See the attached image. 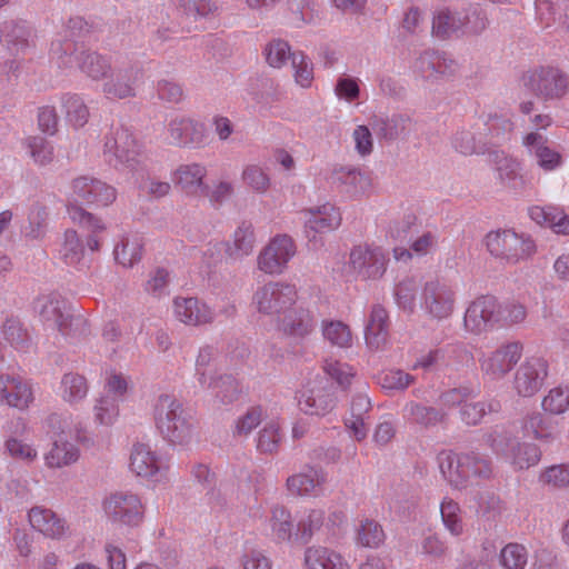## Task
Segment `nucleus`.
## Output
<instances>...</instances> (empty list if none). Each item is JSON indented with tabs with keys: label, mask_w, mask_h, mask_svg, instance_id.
Returning a JSON list of instances; mask_svg holds the SVG:
<instances>
[{
	"label": "nucleus",
	"mask_w": 569,
	"mask_h": 569,
	"mask_svg": "<svg viewBox=\"0 0 569 569\" xmlns=\"http://www.w3.org/2000/svg\"><path fill=\"white\" fill-rule=\"evenodd\" d=\"M168 134L171 142L180 147L200 144L206 138V127L188 117H174L168 123Z\"/></svg>",
	"instance_id": "6ab92c4d"
},
{
	"label": "nucleus",
	"mask_w": 569,
	"mask_h": 569,
	"mask_svg": "<svg viewBox=\"0 0 569 569\" xmlns=\"http://www.w3.org/2000/svg\"><path fill=\"white\" fill-rule=\"evenodd\" d=\"M278 327L287 336L305 338L312 332L315 318L308 309L295 305L278 318Z\"/></svg>",
	"instance_id": "aec40b11"
},
{
	"label": "nucleus",
	"mask_w": 569,
	"mask_h": 569,
	"mask_svg": "<svg viewBox=\"0 0 569 569\" xmlns=\"http://www.w3.org/2000/svg\"><path fill=\"white\" fill-rule=\"evenodd\" d=\"M409 417L415 423L423 427L436 426L445 418V413L433 407H427L420 403L410 402L406 406Z\"/></svg>",
	"instance_id": "3c124183"
},
{
	"label": "nucleus",
	"mask_w": 569,
	"mask_h": 569,
	"mask_svg": "<svg viewBox=\"0 0 569 569\" xmlns=\"http://www.w3.org/2000/svg\"><path fill=\"white\" fill-rule=\"evenodd\" d=\"M296 251H260L257 262L259 270L268 274L281 273Z\"/></svg>",
	"instance_id": "a18cd8bd"
},
{
	"label": "nucleus",
	"mask_w": 569,
	"mask_h": 569,
	"mask_svg": "<svg viewBox=\"0 0 569 569\" xmlns=\"http://www.w3.org/2000/svg\"><path fill=\"white\" fill-rule=\"evenodd\" d=\"M323 521L325 511L320 509L310 510L307 517L302 518L296 526V540L302 543H308L312 537L321 530Z\"/></svg>",
	"instance_id": "c03bdc74"
},
{
	"label": "nucleus",
	"mask_w": 569,
	"mask_h": 569,
	"mask_svg": "<svg viewBox=\"0 0 569 569\" xmlns=\"http://www.w3.org/2000/svg\"><path fill=\"white\" fill-rule=\"evenodd\" d=\"M437 459L443 478L458 490L477 486L490 479L493 472L491 459L476 450L461 453L441 451Z\"/></svg>",
	"instance_id": "7ed1b4c3"
},
{
	"label": "nucleus",
	"mask_w": 569,
	"mask_h": 569,
	"mask_svg": "<svg viewBox=\"0 0 569 569\" xmlns=\"http://www.w3.org/2000/svg\"><path fill=\"white\" fill-rule=\"evenodd\" d=\"M48 219V208L39 202L33 203L27 214V224L21 228L22 236L31 240L41 239L46 234Z\"/></svg>",
	"instance_id": "2f4dec72"
},
{
	"label": "nucleus",
	"mask_w": 569,
	"mask_h": 569,
	"mask_svg": "<svg viewBox=\"0 0 569 569\" xmlns=\"http://www.w3.org/2000/svg\"><path fill=\"white\" fill-rule=\"evenodd\" d=\"M542 408L552 415L563 413L569 408V388H553L542 399Z\"/></svg>",
	"instance_id": "680f3d73"
},
{
	"label": "nucleus",
	"mask_w": 569,
	"mask_h": 569,
	"mask_svg": "<svg viewBox=\"0 0 569 569\" xmlns=\"http://www.w3.org/2000/svg\"><path fill=\"white\" fill-rule=\"evenodd\" d=\"M521 81L528 91L543 101H558L569 93V72L555 64L532 68Z\"/></svg>",
	"instance_id": "39448f33"
},
{
	"label": "nucleus",
	"mask_w": 569,
	"mask_h": 569,
	"mask_svg": "<svg viewBox=\"0 0 569 569\" xmlns=\"http://www.w3.org/2000/svg\"><path fill=\"white\" fill-rule=\"evenodd\" d=\"M32 399L31 388L27 383L11 377L4 402L10 407L23 410L29 407Z\"/></svg>",
	"instance_id": "603ef678"
},
{
	"label": "nucleus",
	"mask_w": 569,
	"mask_h": 569,
	"mask_svg": "<svg viewBox=\"0 0 569 569\" xmlns=\"http://www.w3.org/2000/svg\"><path fill=\"white\" fill-rule=\"evenodd\" d=\"M341 221V212L333 204L327 202L312 207L306 211L305 234L313 246H317L318 236L336 230Z\"/></svg>",
	"instance_id": "4468645a"
},
{
	"label": "nucleus",
	"mask_w": 569,
	"mask_h": 569,
	"mask_svg": "<svg viewBox=\"0 0 569 569\" xmlns=\"http://www.w3.org/2000/svg\"><path fill=\"white\" fill-rule=\"evenodd\" d=\"M462 16L460 10L440 8L433 17L432 30L438 37H449L461 31Z\"/></svg>",
	"instance_id": "e433bc0d"
},
{
	"label": "nucleus",
	"mask_w": 569,
	"mask_h": 569,
	"mask_svg": "<svg viewBox=\"0 0 569 569\" xmlns=\"http://www.w3.org/2000/svg\"><path fill=\"white\" fill-rule=\"evenodd\" d=\"M66 196L69 218L92 233L87 239V249H98L101 244L98 233L104 230V224L101 219L84 210L83 206H110L117 199L116 188L94 177L80 176L71 180Z\"/></svg>",
	"instance_id": "f257e3e1"
},
{
	"label": "nucleus",
	"mask_w": 569,
	"mask_h": 569,
	"mask_svg": "<svg viewBox=\"0 0 569 569\" xmlns=\"http://www.w3.org/2000/svg\"><path fill=\"white\" fill-rule=\"evenodd\" d=\"M323 337L333 346L347 348L351 346L352 336L349 327L341 321H330L325 323Z\"/></svg>",
	"instance_id": "6e6d98bb"
},
{
	"label": "nucleus",
	"mask_w": 569,
	"mask_h": 569,
	"mask_svg": "<svg viewBox=\"0 0 569 569\" xmlns=\"http://www.w3.org/2000/svg\"><path fill=\"white\" fill-rule=\"evenodd\" d=\"M241 181L256 194H266L271 187L268 168L258 163H248L242 168Z\"/></svg>",
	"instance_id": "473e14b6"
},
{
	"label": "nucleus",
	"mask_w": 569,
	"mask_h": 569,
	"mask_svg": "<svg viewBox=\"0 0 569 569\" xmlns=\"http://www.w3.org/2000/svg\"><path fill=\"white\" fill-rule=\"evenodd\" d=\"M333 91L339 100L351 103L360 97V80L349 76H341L337 79Z\"/></svg>",
	"instance_id": "e2e57ef3"
},
{
	"label": "nucleus",
	"mask_w": 569,
	"mask_h": 569,
	"mask_svg": "<svg viewBox=\"0 0 569 569\" xmlns=\"http://www.w3.org/2000/svg\"><path fill=\"white\" fill-rule=\"evenodd\" d=\"M49 54L51 62L62 73H69L78 68L89 79L104 81L112 71L111 60L108 57L87 50L69 37L68 30L52 40Z\"/></svg>",
	"instance_id": "f03ea898"
},
{
	"label": "nucleus",
	"mask_w": 569,
	"mask_h": 569,
	"mask_svg": "<svg viewBox=\"0 0 569 569\" xmlns=\"http://www.w3.org/2000/svg\"><path fill=\"white\" fill-rule=\"evenodd\" d=\"M521 353L522 345L520 342H509L480 359V369L491 379H500L520 360Z\"/></svg>",
	"instance_id": "f3484780"
},
{
	"label": "nucleus",
	"mask_w": 569,
	"mask_h": 569,
	"mask_svg": "<svg viewBox=\"0 0 569 569\" xmlns=\"http://www.w3.org/2000/svg\"><path fill=\"white\" fill-rule=\"evenodd\" d=\"M548 376V362L542 357L527 358L516 370L513 389L521 397L536 395Z\"/></svg>",
	"instance_id": "f8f14e48"
},
{
	"label": "nucleus",
	"mask_w": 569,
	"mask_h": 569,
	"mask_svg": "<svg viewBox=\"0 0 569 569\" xmlns=\"http://www.w3.org/2000/svg\"><path fill=\"white\" fill-rule=\"evenodd\" d=\"M298 299L295 286L284 282H268L257 289L253 302L259 312L279 318Z\"/></svg>",
	"instance_id": "1a4fd4ad"
},
{
	"label": "nucleus",
	"mask_w": 569,
	"mask_h": 569,
	"mask_svg": "<svg viewBox=\"0 0 569 569\" xmlns=\"http://www.w3.org/2000/svg\"><path fill=\"white\" fill-rule=\"evenodd\" d=\"M271 529L279 541H289L293 536L295 523L290 512L281 506L272 508Z\"/></svg>",
	"instance_id": "de8ad7c7"
},
{
	"label": "nucleus",
	"mask_w": 569,
	"mask_h": 569,
	"mask_svg": "<svg viewBox=\"0 0 569 569\" xmlns=\"http://www.w3.org/2000/svg\"><path fill=\"white\" fill-rule=\"evenodd\" d=\"M527 317V309L523 305L511 301L505 305L499 303V323L511 326L522 322Z\"/></svg>",
	"instance_id": "338daca9"
},
{
	"label": "nucleus",
	"mask_w": 569,
	"mask_h": 569,
	"mask_svg": "<svg viewBox=\"0 0 569 569\" xmlns=\"http://www.w3.org/2000/svg\"><path fill=\"white\" fill-rule=\"evenodd\" d=\"M292 76L296 84L310 88L313 82V63L302 51H295L291 56Z\"/></svg>",
	"instance_id": "49530a36"
},
{
	"label": "nucleus",
	"mask_w": 569,
	"mask_h": 569,
	"mask_svg": "<svg viewBox=\"0 0 569 569\" xmlns=\"http://www.w3.org/2000/svg\"><path fill=\"white\" fill-rule=\"evenodd\" d=\"M441 519L445 527L453 536H459L463 531V523L460 517V507L453 500H443L440 506Z\"/></svg>",
	"instance_id": "4d7b16f0"
},
{
	"label": "nucleus",
	"mask_w": 569,
	"mask_h": 569,
	"mask_svg": "<svg viewBox=\"0 0 569 569\" xmlns=\"http://www.w3.org/2000/svg\"><path fill=\"white\" fill-rule=\"evenodd\" d=\"M522 146L542 171L551 172L562 166L561 153L550 146L547 136L540 131H530L523 134Z\"/></svg>",
	"instance_id": "dca6fc26"
},
{
	"label": "nucleus",
	"mask_w": 569,
	"mask_h": 569,
	"mask_svg": "<svg viewBox=\"0 0 569 569\" xmlns=\"http://www.w3.org/2000/svg\"><path fill=\"white\" fill-rule=\"evenodd\" d=\"M67 122L73 128L83 127L90 117L83 98L77 93H67L61 98Z\"/></svg>",
	"instance_id": "c9c22d12"
},
{
	"label": "nucleus",
	"mask_w": 569,
	"mask_h": 569,
	"mask_svg": "<svg viewBox=\"0 0 569 569\" xmlns=\"http://www.w3.org/2000/svg\"><path fill=\"white\" fill-rule=\"evenodd\" d=\"M327 481V475L321 468L308 466L305 471L293 475L287 479L288 490L292 493L318 495Z\"/></svg>",
	"instance_id": "bb28decb"
},
{
	"label": "nucleus",
	"mask_w": 569,
	"mask_h": 569,
	"mask_svg": "<svg viewBox=\"0 0 569 569\" xmlns=\"http://www.w3.org/2000/svg\"><path fill=\"white\" fill-rule=\"evenodd\" d=\"M3 339L17 350H27L31 343V337L20 319L10 317L2 323Z\"/></svg>",
	"instance_id": "ea45409f"
},
{
	"label": "nucleus",
	"mask_w": 569,
	"mask_h": 569,
	"mask_svg": "<svg viewBox=\"0 0 569 569\" xmlns=\"http://www.w3.org/2000/svg\"><path fill=\"white\" fill-rule=\"evenodd\" d=\"M385 540L382 526L373 519L361 520L356 529V543L360 547L377 549Z\"/></svg>",
	"instance_id": "4c0bfd02"
},
{
	"label": "nucleus",
	"mask_w": 569,
	"mask_h": 569,
	"mask_svg": "<svg viewBox=\"0 0 569 569\" xmlns=\"http://www.w3.org/2000/svg\"><path fill=\"white\" fill-rule=\"evenodd\" d=\"M452 148L463 154L471 156L483 153L486 151V142L482 132L471 129L458 130L451 139Z\"/></svg>",
	"instance_id": "7c9ffc66"
},
{
	"label": "nucleus",
	"mask_w": 569,
	"mask_h": 569,
	"mask_svg": "<svg viewBox=\"0 0 569 569\" xmlns=\"http://www.w3.org/2000/svg\"><path fill=\"white\" fill-rule=\"evenodd\" d=\"M415 381V377L398 369L387 370L378 376V383L386 390H405Z\"/></svg>",
	"instance_id": "bf43d9fd"
},
{
	"label": "nucleus",
	"mask_w": 569,
	"mask_h": 569,
	"mask_svg": "<svg viewBox=\"0 0 569 569\" xmlns=\"http://www.w3.org/2000/svg\"><path fill=\"white\" fill-rule=\"evenodd\" d=\"M31 28L24 20H8L0 27V41L17 54L31 46Z\"/></svg>",
	"instance_id": "b1692460"
},
{
	"label": "nucleus",
	"mask_w": 569,
	"mask_h": 569,
	"mask_svg": "<svg viewBox=\"0 0 569 569\" xmlns=\"http://www.w3.org/2000/svg\"><path fill=\"white\" fill-rule=\"evenodd\" d=\"M154 421L164 439L172 443H188L193 435V418L171 395H160L154 405Z\"/></svg>",
	"instance_id": "20e7f679"
},
{
	"label": "nucleus",
	"mask_w": 569,
	"mask_h": 569,
	"mask_svg": "<svg viewBox=\"0 0 569 569\" xmlns=\"http://www.w3.org/2000/svg\"><path fill=\"white\" fill-rule=\"evenodd\" d=\"M62 397L66 401L76 402L83 399L88 392V383L83 376L69 372L61 380Z\"/></svg>",
	"instance_id": "8fccbe9b"
},
{
	"label": "nucleus",
	"mask_w": 569,
	"mask_h": 569,
	"mask_svg": "<svg viewBox=\"0 0 569 569\" xmlns=\"http://www.w3.org/2000/svg\"><path fill=\"white\" fill-rule=\"evenodd\" d=\"M27 148L33 161L39 166H46L53 159V147L43 137H29L26 140Z\"/></svg>",
	"instance_id": "5fc2aeb1"
},
{
	"label": "nucleus",
	"mask_w": 569,
	"mask_h": 569,
	"mask_svg": "<svg viewBox=\"0 0 569 569\" xmlns=\"http://www.w3.org/2000/svg\"><path fill=\"white\" fill-rule=\"evenodd\" d=\"M303 561L307 569H349L339 553L320 546L308 547Z\"/></svg>",
	"instance_id": "cd10ccee"
},
{
	"label": "nucleus",
	"mask_w": 569,
	"mask_h": 569,
	"mask_svg": "<svg viewBox=\"0 0 569 569\" xmlns=\"http://www.w3.org/2000/svg\"><path fill=\"white\" fill-rule=\"evenodd\" d=\"M139 190L148 198L159 200L170 193L171 184L169 181L149 176L141 180Z\"/></svg>",
	"instance_id": "69168bd1"
},
{
	"label": "nucleus",
	"mask_w": 569,
	"mask_h": 569,
	"mask_svg": "<svg viewBox=\"0 0 569 569\" xmlns=\"http://www.w3.org/2000/svg\"><path fill=\"white\" fill-rule=\"evenodd\" d=\"M528 557V550L523 545L509 542L500 550L499 565L502 569H526Z\"/></svg>",
	"instance_id": "37998d69"
},
{
	"label": "nucleus",
	"mask_w": 569,
	"mask_h": 569,
	"mask_svg": "<svg viewBox=\"0 0 569 569\" xmlns=\"http://www.w3.org/2000/svg\"><path fill=\"white\" fill-rule=\"evenodd\" d=\"M387 261L383 251H350L346 269L363 279H378L385 273Z\"/></svg>",
	"instance_id": "a211bd4d"
},
{
	"label": "nucleus",
	"mask_w": 569,
	"mask_h": 569,
	"mask_svg": "<svg viewBox=\"0 0 569 569\" xmlns=\"http://www.w3.org/2000/svg\"><path fill=\"white\" fill-rule=\"evenodd\" d=\"M456 62L448 59L443 53L423 52L415 63V70L423 79L436 80L440 77L450 76L456 70Z\"/></svg>",
	"instance_id": "412c9836"
},
{
	"label": "nucleus",
	"mask_w": 569,
	"mask_h": 569,
	"mask_svg": "<svg viewBox=\"0 0 569 569\" xmlns=\"http://www.w3.org/2000/svg\"><path fill=\"white\" fill-rule=\"evenodd\" d=\"M298 406L307 415L325 416L336 406V399L327 388L315 387L300 392Z\"/></svg>",
	"instance_id": "5701e85b"
},
{
	"label": "nucleus",
	"mask_w": 569,
	"mask_h": 569,
	"mask_svg": "<svg viewBox=\"0 0 569 569\" xmlns=\"http://www.w3.org/2000/svg\"><path fill=\"white\" fill-rule=\"evenodd\" d=\"M103 156L114 167L134 168L143 157L142 146L126 128H118L104 138Z\"/></svg>",
	"instance_id": "6e6552de"
},
{
	"label": "nucleus",
	"mask_w": 569,
	"mask_h": 569,
	"mask_svg": "<svg viewBox=\"0 0 569 569\" xmlns=\"http://www.w3.org/2000/svg\"><path fill=\"white\" fill-rule=\"evenodd\" d=\"M523 431L528 437L550 441L556 438L557 428L549 418L540 412L528 415L523 421Z\"/></svg>",
	"instance_id": "58836bf2"
},
{
	"label": "nucleus",
	"mask_w": 569,
	"mask_h": 569,
	"mask_svg": "<svg viewBox=\"0 0 569 569\" xmlns=\"http://www.w3.org/2000/svg\"><path fill=\"white\" fill-rule=\"evenodd\" d=\"M130 468L137 476L151 477L159 470L158 458L149 446L139 443L131 452Z\"/></svg>",
	"instance_id": "72a5a7b5"
},
{
	"label": "nucleus",
	"mask_w": 569,
	"mask_h": 569,
	"mask_svg": "<svg viewBox=\"0 0 569 569\" xmlns=\"http://www.w3.org/2000/svg\"><path fill=\"white\" fill-rule=\"evenodd\" d=\"M217 10V6L210 0H180L178 11L187 18L197 19L206 17Z\"/></svg>",
	"instance_id": "0e129e2a"
},
{
	"label": "nucleus",
	"mask_w": 569,
	"mask_h": 569,
	"mask_svg": "<svg viewBox=\"0 0 569 569\" xmlns=\"http://www.w3.org/2000/svg\"><path fill=\"white\" fill-rule=\"evenodd\" d=\"M79 458L77 447L67 440H54L51 450L46 455V462L50 468H61L73 463Z\"/></svg>",
	"instance_id": "a19ab883"
},
{
	"label": "nucleus",
	"mask_w": 569,
	"mask_h": 569,
	"mask_svg": "<svg viewBox=\"0 0 569 569\" xmlns=\"http://www.w3.org/2000/svg\"><path fill=\"white\" fill-rule=\"evenodd\" d=\"M34 309L47 326L58 329L62 336L76 337L86 331V320L71 315L67 301L56 292L39 297Z\"/></svg>",
	"instance_id": "423d86ee"
},
{
	"label": "nucleus",
	"mask_w": 569,
	"mask_h": 569,
	"mask_svg": "<svg viewBox=\"0 0 569 569\" xmlns=\"http://www.w3.org/2000/svg\"><path fill=\"white\" fill-rule=\"evenodd\" d=\"M491 162L495 164L499 179L503 183L516 187L517 179L520 178V163L502 151H495L491 154Z\"/></svg>",
	"instance_id": "79ce46f5"
},
{
	"label": "nucleus",
	"mask_w": 569,
	"mask_h": 569,
	"mask_svg": "<svg viewBox=\"0 0 569 569\" xmlns=\"http://www.w3.org/2000/svg\"><path fill=\"white\" fill-rule=\"evenodd\" d=\"M409 119L402 114H393L391 118H376L373 128L385 139L396 138L400 131L405 129V124Z\"/></svg>",
	"instance_id": "13d9d810"
},
{
	"label": "nucleus",
	"mask_w": 569,
	"mask_h": 569,
	"mask_svg": "<svg viewBox=\"0 0 569 569\" xmlns=\"http://www.w3.org/2000/svg\"><path fill=\"white\" fill-rule=\"evenodd\" d=\"M417 284L412 279L399 282L395 288L396 302L400 309L413 312L416 306Z\"/></svg>",
	"instance_id": "052dcab7"
},
{
	"label": "nucleus",
	"mask_w": 569,
	"mask_h": 569,
	"mask_svg": "<svg viewBox=\"0 0 569 569\" xmlns=\"http://www.w3.org/2000/svg\"><path fill=\"white\" fill-rule=\"evenodd\" d=\"M421 300L430 317L442 320L452 313L456 293L447 281L436 278L425 283Z\"/></svg>",
	"instance_id": "9b49d317"
},
{
	"label": "nucleus",
	"mask_w": 569,
	"mask_h": 569,
	"mask_svg": "<svg viewBox=\"0 0 569 569\" xmlns=\"http://www.w3.org/2000/svg\"><path fill=\"white\" fill-rule=\"evenodd\" d=\"M264 56L267 63L280 69L284 67L288 60L291 61V56L295 54L288 42L281 39H274L264 47Z\"/></svg>",
	"instance_id": "864d4df0"
},
{
	"label": "nucleus",
	"mask_w": 569,
	"mask_h": 569,
	"mask_svg": "<svg viewBox=\"0 0 569 569\" xmlns=\"http://www.w3.org/2000/svg\"><path fill=\"white\" fill-rule=\"evenodd\" d=\"M540 480L543 483L551 485L557 488L569 486V465H556L547 468L541 475Z\"/></svg>",
	"instance_id": "774afa93"
},
{
	"label": "nucleus",
	"mask_w": 569,
	"mask_h": 569,
	"mask_svg": "<svg viewBox=\"0 0 569 569\" xmlns=\"http://www.w3.org/2000/svg\"><path fill=\"white\" fill-rule=\"evenodd\" d=\"M28 516L31 527L46 537L59 539L63 537L67 531L66 521L50 509L33 507L30 509Z\"/></svg>",
	"instance_id": "a878e982"
},
{
	"label": "nucleus",
	"mask_w": 569,
	"mask_h": 569,
	"mask_svg": "<svg viewBox=\"0 0 569 569\" xmlns=\"http://www.w3.org/2000/svg\"><path fill=\"white\" fill-rule=\"evenodd\" d=\"M141 77V70L136 67L112 69L107 79L102 82L101 92L109 100L134 98Z\"/></svg>",
	"instance_id": "2eb2a0df"
},
{
	"label": "nucleus",
	"mask_w": 569,
	"mask_h": 569,
	"mask_svg": "<svg viewBox=\"0 0 569 569\" xmlns=\"http://www.w3.org/2000/svg\"><path fill=\"white\" fill-rule=\"evenodd\" d=\"M465 327L468 331L479 335L499 323V302L490 295L481 296L467 308Z\"/></svg>",
	"instance_id": "ddd939ff"
},
{
	"label": "nucleus",
	"mask_w": 569,
	"mask_h": 569,
	"mask_svg": "<svg viewBox=\"0 0 569 569\" xmlns=\"http://www.w3.org/2000/svg\"><path fill=\"white\" fill-rule=\"evenodd\" d=\"M102 507L109 520L129 527L138 526L144 513L140 498L127 491L110 493L103 500Z\"/></svg>",
	"instance_id": "9d476101"
},
{
	"label": "nucleus",
	"mask_w": 569,
	"mask_h": 569,
	"mask_svg": "<svg viewBox=\"0 0 569 569\" xmlns=\"http://www.w3.org/2000/svg\"><path fill=\"white\" fill-rule=\"evenodd\" d=\"M482 244L487 249H525L531 248L530 239H523L510 229L490 231L483 238Z\"/></svg>",
	"instance_id": "f704fd0d"
},
{
	"label": "nucleus",
	"mask_w": 569,
	"mask_h": 569,
	"mask_svg": "<svg viewBox=\"0 0 569 569\" xmlns=\"http://www.w3.org/2000/svg\"><path fill=\"white\" fill-rule=\"evenodd\" d=\"M389 336V317L387 310L376 305L370 312L369 321L366 326L365 337L367 346L372 350L381 349Z\"/></svg>",
	"instance_id": "393cba45"
},
{
	"label": "nucleus",
	"mask_w": 569,
	"mask_h": 569,
	"mask_svg": "<svg viewBox=\"0 0 569 569\" xmlns=\"http://www.w3.org/2000/svg\"><path fill=\"white\" fill-rule=\"evenodd\" d=\"M174 315L180 322L189 326L206 325L213 319L211 309L197 298H177Z\"/></svg>",
	"instance_id": "4be33fe9"
},
{
	"label": "nucleus",
	"mask_w": 569,
	"mask_h": 569,
	"mask_svg": "<svg viewBox=\"0 0 569 569\" xmlns=\"http://www.w3.org/2000/svg\"><path fill=\"white\" fill-rule=\"evenodd\" d=\"M207 388L211 389L214 392L216 399L224 406L238 401L242 393L239 381L228 373L212 376Z\"/></svg>",
	"instance_id": "c756f323"
},
{
	"label": "nucleus",
	"mask_w": 569,
	"mask_h": 569,
	"mask_svg": "<svg viewBox=\"0 0 569 569\" xmlns=\"http://www.w3.org/2000/svg\"><path fill=\"white\" fill-rule=\"evenodd\" d=\"M460 12L462 16V33L478 34L486 29L488 18L479 4H470L468 8L460 10Z\"/></svg>",
	"instance_id": "09e8293b"
},
{
	"label": "nucleus",
	"mask_w": 569,
	"mask_h": 569,
	"mask_svg": "<svg viewBox=\"0 0 569 569\" xmlns=\"http://www.w3.org/2000/svg\"><path fill=\"white\" fill-rule=\"evenodd\" d=\"M486 445L495 452L511 459L518 469H528L539 462L540 449L533 443H520L509 432L495 430L485 435Z\"/></svg>",
	"instance_id": "0eeeda50"
},
{
	"label": "nucleus",
	"mask_w": 569,
	"mask_h": 569,
	"mask_svg": "<svg viewBox=\"0 0 569 569\" xmlns=\"http://www.w3.org/2000/svg\"><path fill=\"white\" fill-rule=\"evenodd\" d=\"M207 170L199 163L180 164L172 173V179L187 193H198L203 189Z\"/></svg>",
	"instance_id": "c85d7f7f"
}]
</instances>
